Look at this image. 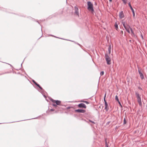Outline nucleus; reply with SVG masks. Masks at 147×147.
<instances>
[{
	"mask_svg": "<svg viewBox=\"0 0 147 147\" xmlns=\"http://www.w3.org/2000/svg\"><path fill=\"white\" fill-rule=\"evenodd\" d=\"M135 94L137 97V101L139 103V104L140 106H142V102L141 101V97L140 96L139 93L138 92H136Z\"/></svg>",
	"mask_w": 147,
	"mask_h": 147,
	"instance_id": "obj_1",
	"label": "nucleus"
},
{
	"mask_svg": "<svg viewBox=\"0 0 147 147\" xmlns=\"http://www.w3.org/2000/svg\"><path fill=\"white\" fill-rule=\"evenodd\" d=\"M87 5L88 6V9L90 11H94V9L93 8V5L90 1H88L87 2Z\"/></svg>",
	"mask_w": 147,
	"mask_h": 147,
	"instance_id": "obj_2",
	"label": "nucleus"
},
{
	"mask_svg": "<svg viewBox=\"0 0 147 147\" xmlns=\"http://www.w3.org/2000/svg\"><path fill=\"white\" fill-rule=\"evenodd\" d=\"M122 24L123 26L124 27L127 32L130 33V32L129 29L131 28L129 25H128L127 24H126L125 22H122Z\"/></svg>",
	"mask_w": 147,
	"mask_h": 147,
	"instance_id": "obj_3",
	"label": "nucleus"
},
{
	"mask_svg": "<svg viewBox=\"0 0 147 147\" xmlns=\"http://www.w3.org/2000/svg\"><path fill=\"white\" fill-rule=\"evenodd\" d=\"M105 58L107 63L108 65H110L111 64V59L109 57L107 54L105 55Z\"/></svg>",
	"mask_w": 147,
	"mask_h": 147,
	"instance_id": "obj_4",
	"label": "nucleus"
},
{
	"mask_svg": "<svg viewBox=\"0 0 147 147\" xmlns=\"http://www.w3.org/2000/svg\"><path fill=\"white\" fill-rule=\"evenodd\" d=\"M50 100L53 102L56 103V105H59L61 103V101L59 100H55L52 98H51Z\"/></svg>",
	"mask_w": 147,
	"mask_h": 147,
	"instance_id": "obj_5",
	"label": "nucleus"
},
{
	"mask_svg": "<svg viewBox=\"0 0 147 147\" xmlns=\"http://www.w3.org/2000/svg\"><path fill=\"white\" fill-rule=\"evenodd\" d=\"M128 5H129V7H130L131 9V11H132V12L133 14V17H134L135 16V14L134 11V9H133V8L131 6V5L130 3H128Z\"/></svg>",
	"mask_w": 147,
	"mask_h": 147,
	"instance_id": "obj_6",
	"label": "nucleus"
},
{
	"mask_svg": "<svg viewBox=\"0 0 147 147\" xmlns=\"http://www.w3.org/2000/svg\"><path fill=\"white\" fill-rule=\"evenodd\" d=\"M75 12L76 14L79 16V14L78 12V9L77 7L76 6L75 7Z\"/></svg>",
	"mask_w": 147,
	"mask_h": 147,
	"instance_id": "obj_7",
	"label": "nucleus"
},
{
	"mask_svg": "<svg viewBox=\"0 0 147 147\" xmlns=\"http://www.w3.org/2000/svg\"><path fill=\"white\" fill-rule=\"evenodd\" d=\"M138 71L140 74V77L141 79L142 80L144 79V76L142 73L141 72L140 69H138Z\"/></svg>",
	"mask_w": 147,
	"mask_h": 147,
	"instance_id": "obj_8",
	"label": "nucleus"
},
{
	"mask_svg": "<svg viewBox=\"0 0 147 147\" xmlns=\"http://www.w3.org/2000/svg\"><path fill=\"white\" fill-rule=\"evenodd\" d=\"M78 107L79 108H85L86 107V105L83 103H81L79 104L78 105Z\"/></svg>",
	"mask_w": 147,
	"mask_h": 147,
	"instance_id": "obj_9",
	"label": "nucleus"
},
{
	"mask_svg": "<svg viewBox=\"0 0 147 147\" xmlns=\"http://www.w3.org/2000/svg\"><path fill=\"white\" fill-rule=\"evenodd\" d=\"M75 111L78 113H84L85 112V111L84 110L78 109L75 110Z\"/></svg>",
	"mask_w": 147,
	"mask_h": 147,
	"instance_id": "obj_10",
	"label": "nucleus"
},
{
	"mask_svg": "<svg viewBox=\"0 0 147 147\" xmlns=\"http://www.w3.org/2000/svg\"><path fill=\"white\" fill-rule=\"evenodd\" d=\"M124 17V14L123 11H121L119 13V17L120 18H122Z\"/></svg>",
	"mask_w": 147,
	"mask_h": 147,
	"instance_id": "obj_11",
	"label": "nucleus"
},
{
	"mask_svg": "<svg viewBox=\"0 0 147 147\" xmlns=\"http://www.w3.org/2000/svg\"><path fill=\"white\" fill-rule=\"evenodd\" d=\"M105 109L106 110V111H107L109 109V108L108 107V104L107 102H105Z\"/></svg>",
	"mask_w": 147,
	"mask_h": 147,
	"instance_id": "obj_12",
	"label": "nucleus"
},
{
	"mask_svg": "<svg viewBox=\"0 0 147 147\" xmlns=\"http://www.w3.org/2000/svg\"><path fill=\"white\" fill-rule=\"evenodd\" d=\"M115 27L116 29V30H117L118 28V24H117L116 23L115 24Z\"/></svg>",
	"mask_w": 147,
	"mask_h": 147,
	"instance_id": "obj_13",
	"label": "nucleus"
},
{
	"mask_svg": "<svg viewBox=\"0 0 147 147\" xmlns=\"http://www.w3.org/2000/svg\"><path fill=\"white\" fill-rule=\"evenodd\" d=\"M115 100L117 101L118 102L119 101V99L117 95L116 96H115Z\"/></svg>",
	"mask_w": 147,
	"mask_h": 147,
	"instance_id": "obj_14",
	"label": "nucleus"
},
{
	"mask_svg": "<svg viewBox=\"0 0 147 147\" xmlns=\"http://www.w3.org/2000/svg\"><path fill=\"white\" fill-rule=\"evenodd\" d=\"M130 30H131V34L132 35L133 34L134 35V33L132 30V29L131 28H130Z\"/></svg>",
	"mask_w": 147,
	"mask_h": 147,
	"instance_id": "obj_15",
	"label": "nucleus"
},
{
	"mask_svg": "<svg viewBox=\"0 0 147 147\" xmlns=\"http://www.w3.org/2000/svg\"><path fill=\"white\" fill-rule=\"evenodd\" d=\"M106 139H105V147H108V144H107V141H106Z\"/></svg>",
	"mask_w": 147,
	"mask_h": 147,
	"instance_id": "obj_16",
	"label": "nucleus"
},
{
	"mask_svg": "<svg viewBox=\"0 0 147 147\" xmlns=\"http://www.w3.org/2000/svg\"><path fill=\"white\" fill-rule=\"evenodd\" d=\"M111 46H110L108 48V51H109V53H111Z\"/></svg>",
	"mask_w": 147,
	"mask_h": 147,
	"instance_id": "obj_17",
	"label": "nucleus"
},
{
	"mask_svg": "<svg viewBox=\"0 0 147 147\" xmlns=\"http://www.w3.org/2000/svg\"><path fill=\"white\" fill-rule=\"evenodd\" d=\"M123 2L125 4H126L127 2V0H122Z\"/></svg>",
	"mask_w": 147,
	"mask_h": 147,
	"instance_id": "obj_18",
	"label": "nucleus"
},
{
	"mask_svg": "<svg viewBox=\"0 0 147 147\" xmlns=\"http://www.w3.org/2000/svg\"><path fill=\"white\" fill-rule=\"evenodd\" d=\"M104 74V72L103 71L101 72L100 73V74L101 76H102V75H103Z\"/></svg>",
	"mask_w": 147,
	"mask_h": 147,
	"instance_id": "obj_19",
	"label": "nucleus"
},
{
	"mask_svg": "<svg viewBox=\"0 0 147 147\" xmlns=\"http://www.w3.org/2000/svg\"><path fill=\"white\" fill-rule=\"evenodd\" d=\"M123 123L125 124L126 123V121L125 118H124L123 120Z\"/></svg>",
	"mask_w": 147,
	"mask_h": 147,
	"instance_id": "obj_20",
	"label": "nucleus"
},
{
	"mask_svg": "<svg viewBox=\"0 0 147 147\" xmlns=\"http://www.w3.org/2000/svg\"><path fill=\"white\" fill-rule=\"evenodd\" d=\"M89 121H90V122H92L93 123H95L94 121H91V120H90Z\"/></svg>",
	"mask_w": 147,
	"mask_h": 147,
	"instance_id": "obj_21",
	"label": "nucleus"
},
{
	"mask_svg": "<svg viewBox=\"0 0 147 147\" xmlns=\"http://www.w3.org/2000/svg\"><path fill=\"white\" fill-rule=\"evenodd\" d=\"M36 85L37 86H38V87H39L40 86L39 85V84H37H37H36Z\"/></svg>",
	"mask_w": 147,
	"mask_h": 147,
	"instance_id": "obj_22",
	"label": "nucleus"
},
{
	"mask_svg": "<svg viewBox=\"0 0 147 147\" xmlns=\"http://www.w3.org/2000/svg\"><path fill=\"white\" fill-rule=\"evenodd\" d=\"M56 105H57L56 104H53V105L54 107H56V106H57Z\"/></svg>",
	"mask_w": 147,
	"mask_h": 147,
	"instance_id": "obj_23",
	"label": "nucleus"
},
{
	"mask_svg": "<svg viewBox=\"0 0 147 147\" xmlns=\"http://www.w3.org/2000/svg\"><path fill=\"white\" fill-rule=\"evenodd\" d=\"M118 102L119 103V104L122 107V105L121 104V103H120V102L119 101H118Z\"/></svg>",
	"mask_w": 147,
	"mask_h": 147,
	"instance_id": "obj_24",
	"label": "nucleus"
},
{
	"mask_svg": "<svg viewBox=\"0 0 147 147\" xmlns=\"http://www.w3.org/2000/svg\"><path fill=\"white\" fill-rule=\"evenodd\" d=\"M106 97V94H105V96H104V99H105Z\"/></svg>",
	"mask_w": 147,
	"mask_h": 147,
	"instance_id": "obj_25",
	"label": "nucleus"
},
{
	"mask_svg": "<svg viewBox=\"0 0 147 147\" xmlns=\"http://www.w3.org/2000/svg\"><path fill=\"white\" fill-rule=\"evenodd\" d=\"M104 100L105 102H105H107L105 99H104Z\"/></svg>",
	"mask_w": 147,
	"mask_h": 147,
	"instance_id": "obj_26",
	"label": "nucleus"
},
{
	"mask_svg": "<svg viewBox=\"0 0 147 147\" xmlns=\"http://www.w3.org/2000/svg\"><path fill=\"white\" fill-rule=\"evenodd\" d=\"M33 82L36 84H37V83L34 80H33Z\"/></svg>",
	"mask_w": 147,
	"mask_h": 147,
	"instance_id": "obj_27",
	"label": "nucleus"
},
{
	"mask_svg": "<svg viewBox=\"0 0 147 147\" xmlns=\"http://www.w3.org/2000/svg\"><path fill=\"white\" fill-rule=\"evenodd\" d=\"M81 102H85L86 103H88V102L86 101H81Z\"/></svg>",
	"mask_w": 147,
	"mask_h": 147,
	"instance_id": "obj_28",
	"label": "nucleus"
},
{
	"mask_svg": "<svg viewBox=\"0 0 147 147\" xmlns=\"http://www.w3.org/2000/svg\"><path fill=\"white\" fill-rule=\"evenodd\" d=\"M54 109H51V111H54Z\"/></svg>",
	"mask_w": 147,
	"mask_h": 147,
	"instance_id": "obj_29",
	"label": "nucleus"
},
{
	"mask_svg": "<svg viewBox=\"0 0 147 147\" xmlns=\"http://www.w3.org/2000/svg\"><path fill=\"white\" fill-rule=\"evenodd\" d=\"M39 88L40 89H42V88H41L40 86L39 87Z\"/></svg>",
	"mask_w": 147,
	"mask_h": 147,
	"instance_id": "obj_30",
	"label": "nucleus"
},
{
	"mask_svg": "<svg viewBox=\"0 0 147 147\" xmlns=\"http://www.w3.org/2000/svg\"><path fill=\"white\" fill-rule=\"evenodd\" d=\"M138 88H139V89H140L141 90H142V89L140 87H139Z\"/></svg>",
	"mask_w": 147,
	"mask_h": 147,
	"instance_id": "obj_31",
	"label": "nucleus"
},
{
	"mask_svg": "<svg viewBox=\"0 0 147 147\" xmlns=\"http://www.w3.org/2000/svg\"><path fill=\"white\" fill-rule=\"evenodd\" d=\"M109 1L110 2H111L112 1V0H109Z\"/></svg>",
	"mask_w": 147,
	"mask_h": 147,
	"instance_id": "obj_32",
	"label": "nucleus"
},
{
	"mask_svg": "<svg viewBox=\"0 0 147 147\" xmlns=\"http://www.w3.org/2000/svg\"><path fill=\"white\" fill-rule=\"evenodd\" d=\"M121 33H123V31H121Z\"/></svg>",
	"mask_w": 147,
	"mask_h": 147,
	"instance_id": "obj_33",
	"label": "nucleus"
}]
</instances>
